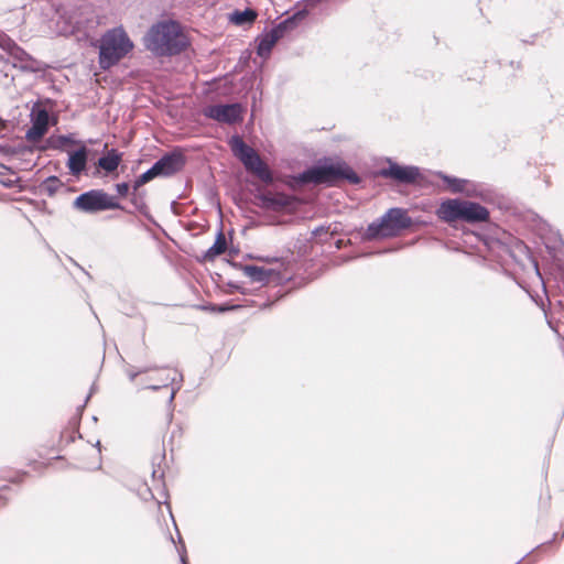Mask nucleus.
I'll return each mask as SVG.
<instances>
[{
	"mask_svg": "<svg viewBox=\"0 0 564 564\" xmlns=\"http://www.w3.org/2000/svg\"><path fill=\"white\" fill-rule=\"evenodd\" d=\"M188 44L181 25L174 21L153 25L144 37L145 47L156 56L178 54Z\"/></svg>",
	"mask_w": 564,
	"mask_h": 564,
	"instance_id": "obj_1",
	"label": "nucleus"
},
{
	"mask_svg": "<svg viewBox=\"0 0 564 564\" xmlns=\"http://www.w3.org/2000/svg\"><path fill=\"white\" fill-rule=\"evenodd\" d=\"M133 44L122 28L108 31L100 40L99 65L102 69H109L123 58Z\"/></svg>",
	"mask_w": 564,
	"mask_h": 564,
	"instance_id": "obj_2",
	"label": "nucleus"
},
{
	"mask_svg": "<svg viewBox=\"0 0 564 564\" xmlns=\"http://www.w3.org/2000/svg\"><path fill=\"white\" fill-rule=\"evenodd\" d=\"M441 219L453 223L464 220L466 223H481L489 218V212L484 206L462 199H447L437 209Z\"/></svg>",
	"mask_w": 564,
	"mask_h": 564,
	"instance_id": "obj_3",
	"label": "nucleus"
},
{
	"mask_svg": "<svg viewBox=\"0 0 564 564\" xmlns=\"http://www.w3.org/2000/svg\"><path fill=\"white\" fill-rule=\"evenodd\" d=\"M303 181L316 184L334 183L337 180L345 178L351 183H358L357 174L344 162L336 161L325 163L305 171L302 175Z\"/></svg>",
	"mask_w": 564,
	"mask_h": 564,
	"instance_id": "obj_4",
	"label": "nucleus"
},
{
	"mask_svg": "<svg viewBox=\"0 0 564 564\" xmlns=\"http://www.w3.org/2000/svg\"><path fill=\"white\" fill-rule=\"evenodd\" d=\"M229 144L235 156L242 162L248 171L265 183L272 181V174L268 165L251 147L243 142L239 135H234L230 139Z\"/></svg>",
	"mask_w": 564,
	"mask_h": 564,
	"instance_id": "obj_5",
	"label": "nucleus"
},
{
	"mask_svg": "<svg viewBox=\"0 0 564 564\" xmlns=\"http://www.w3.org/2000/svg\"><path fill=\"white\" fill-rule=\"evenodd\" d=\"M411 220L406 213L400 208H391L378 224L369 225L367 229L368 238L392 237L402 229L408 228Z\"/></svg>",
	"mask_w": 564,
	"mask_h": 564,
	"instance_id": "obj_6",
	"label": "nucleus"
},
{
	"mask_svg": "<svg viewBox=\"0 0 564 564\" xmlns=\"http://www.w3.org/2000/svg\"><path fill=\"white\" fill-rule=\"evenodd\" d=\"M74 206L86 213H96L120 207L118 200L101 191H90L80 194L74 202Z\"/></svg>",
	"mask_w": 564,
	"mask_h": 564,
	"instance_id": "obj_7",
	"label": "nucleus"
},
{
	"mask_svg": "<svg viewBox=\"0 0 564 564\" xmlns=\"http://www.w3.org/2000/svg\"><path fill=\"white\" fill-rule=\"evenodd\" d=\"M299 14L293 15L291 19H288L281 23H279L276 26H274L270 32L261 35L259 37L258 48L257 53L259 56L267 58L269 57L273 46L276 44V42L283 37L284 33L293 28L295 24V20L297 19Z\"/></svg>",
	"mask_w": 564,
	"mask_h": 564,
	"instance_id": "obj_8",
	"label": "nucleus"
},
{
	"mask_svg": "<svg viewBox=\"0 0 564 564\" xmlns=\"http://www.w3.org/2000/svg\"><path fill=\"white\" fill-rule=\"evenodd\" d=\"M242 107L239 104L212 105L204 108L205 117L221 123L232 124L242 120Z\"/></svg>",
	"mask_w": 564,
	"mask_h": 564,
	"instance_id": "obj_9",
	"label": "nucleus"
},
{
	"mask_svg": "<svg viewBox=\"0 0 564 564\" xmlns=\"http://www.w3.org/2000/svg\"><path fill=\"white\" fill-rule=\"evenodd\" d=\"M31 128L26 131V139L31 142L40 141L48 130L50 113L46 109L35 105L31 110Z\"/></svg>",
	"mask_w": 564,
	"mask_h": 564,
	"instance_id": "obj_10",
	"label": "nucleus"
},
{
	"mask_svg": "<svg viewBox=\"0 0 564 564\" xmlns=\"http://www.w3.org/2000/svg\"><path fill=\"white\" fill-rule=\"evenodd\" d=\"M13 58V65L20 67L23 70L40 72L43 69V65L40 61L33 58L23 48L18 46L13 41L6 51Z\"/></svg>",
	"mask_w": 564,
	"mask_h": 564,
	"instance_id": "obj_11",
	"label": "nucleus"
},
{
	"mask_svg": "<svg viewBox=\"0 0 564 564\" xmlns=\"http://www.w3.org/2000/svg\"><path fill=\"white\" fill-rule=\"evenodd\" d=\"M184 165L181 154H167L156 161L153 166L159 176H170L178 172Z\"/></svg>",
	"mask_w": 564,
	"mask_h": 564,
	"instance_id": "obj_12",
	"label": "nucleus"
},
{
	"mask_svg": "<svg viewBox=\"0 0 564 564\" xmlns=\"http://www.w3.org/2000/svg\"><path fill=\"white\" fill-rule=\"evenodd\" d=\"M382 175L389 176L402 183H414L420 176V171L414 166L390 164L387 170L382 171Z\"/></svg>",
	"mask_w": 564,
	"mask_h": 564,
	"instance_id": "obj_13",
	"label": "nucleus"
},
{
	"mask_svg": "<svg viewBox=\"0 0 564 564\" xmlns=\"http://www.w3.org/2000/svg\"><path fill=\"white\" fill-rule=\"evenodd\" d=\"M87 163V151L86 148H82L75 152H72L68 158L67 167L72 175H79L86 167Z\"/></svg>",
	"mask_w": 564,
	"mask_h": 564,
	"instance_id": "obj_14",
	"label": "nucleus"
},
{
	"mask_svg": "<svg viewBox=\"0 0 564 564\" xmlns=\"http://www.w3.org/2000/svg\"><path fill=\"white\" fill-rule=\"evenodd\" d=\"M121 161L122 154L111 149L106 155L98 160V165L107 173H111L118 169Z\"/></svg>",
	"mask_w": 564,
	"mask_h": 564,
	"instance_id": "obj_15",
	"label": "nucleus"
},
{
	"mask_svg": "<svg viewBox=\"0 0 564 564\" xmlns=\"http://www.w3.org/2000/svg\"><path fill=\"white\" fill-rule=\"evenodd\" d=\"M176 375H177L176 371L173 370V369H170V368L161 369L159 371V376H160V379H161L162 383L161 384H155V386H150L149 388H151L153 390H158L161 387H166L169 384V382L174 384L175 379H176Z\"/></svg>",
	"mask_w": 564,
	"mask_h": 564,
	"instance_id": "obj_16",
	"label": "nucleus"
},
{
	"mask_svg": "<svg viewBox=\"0 0 564 564\" xmlns=\"http://www.w3.org/2000/svg\"><path fill=\"white\" fill-rule=\"evenodd\" d=\"M440 176L443 178V181L447 184L448 188L453 193H460L465 191L466 187V181L462 178L456 177H449L443 174H440Z\"/></svg>",
	"mask_w": 564,
	"mask_h": 564,
	"instance_id": "obj_17",
	"label": "nucleus"
},
{
	"mask_svg": "<svg viewBox=\"0 0 564 564\" xmlns=\"http://www.w3.org/2000/svg\"><path fill=\"white\" fill-rule=\"evenodd\" d=\"M227 242L223 232H219L214 245L208 249L207 254L215 257L226 251Z\"/></svg>",
	"mask_w": 564,
	"mask_h": 564,
	"instance_id": "obj_18",
	"label": "nucleus"
},
{
	"mask_svg": "<svg viewBox=\"0 0 564 564\" xmlns=\"http://www.w3.org/2000/svg\"><path fill=\"white\" fill-rule=\"evenodd\" d=\"M159 176L154 166L149 169L147 172L141 174L134 182V188H139L140 186L144 185L145 183L150 182L154 177Z\"/></svg>",
	"mask_w": 564,
	"mask_h": 564,
	"instance_id": "obj_19",
	"label": "nucleus"
},
{
	"mask_svg": "<svg viewBox=\"0 0 564 564\" xmlns=\"http://www.w3.org/2000/svg\"><path fill=\"white\" fill-rule=\"evenodd\" d=\"M159 176L154 166L149 169L147 172L141 174L134 182V188H139L140 186L144 185L145 183L150 182L154 177Z\"/></svg>",
	"mask_w": 564,
	"mask_h": 564,
	"instance_id": "obj_20",
	"label": "nucleus"
},
{
	"mask_svg": "<svg viewBox=\"0 0 564 564\" xmlns=\"http://www.w3.org/2000/svg\"><path fill=\"white\" fill-rule=\"evenodd\" d=\"M257 18V13L253 10L247 9L243 12H237L235 14V22L242 24L246 22H253Z\"/></svg>",
	"mask_w": 564,
	"mask_h": 564,
	"instance_id": "obj_21",
	"label": "nucleus"
},
{
	"mask_svg": "<svg viewBox=\"0 0 564 564\" xmlns=\"http://www.w3.org/2000/svg\"><path fill=\"white\" fill-rule=\"evenodd\" d=\"M247 270V273L249 274V276L252 278V280L254 281H264L267 280V271L262 268H258V267H247L246 268Z\"/></svg>",
	"mask_w": 564,
	"mask_h": 564,
	"instance_id": "obj_22",
	"label": "nucleus"
},
{
	"mask_svg": "<svg viewBox=\"0 0 564 564\" xmlns=\"http://www.w3.org/2000/svg\"><path fill=\"white\" fill-rule=\"evenodd\" d=\"M51 142L53 143L54 148H62L66 144H69L72 139L68 135H58L56 138H51Z\"/></svg>",
	"mask_w": 564,
	"mask_h": 564,
	"instance_id": "obj_23",
	"label": "nucleus"
},
{
	"mask_svg": "<svg viewBox=\"0 0 564 564\" xmlns=\"http://www.w3.org/2000/svg\"><path fill=\"white\" fill-rule=\"evenodd\" d=\"M13 41L2 31H0V47L7 51Z\"/></svg>",
	"mask_w": 564,
	"mask_h": 564,
	"instance_id": "obj_24",
	"label": "nucleus"
},
{
	"mask_svg": "<svg viewBox=\"0 0 564 564\" xmlns=\"http://www.w3.org/2000/svg\"><path fill=\"white\" fill-rule=\"evenodd\" d=\"M129 188H130V186L128 183H119L116 185V189H117L118 194L122 197L128 195Z\"/></svg>",
	"mask_w": 564,
	"mask_h": 564,
	"instance_id": "obj_25",
	"label": "nucleus"
},
{
	"mask_svg": "<svg viewBox=\"0 0 564 564\" xmlns=\"http://www.w3.org/2000/svg\"><path fill=\"white\" fill-rule=\"evenodd\" d=\"M174 395H175V389L173 388L172 393H171V400H173Z\"/></svg>",
	"mask_w": 564,
	"mask_h": 564,
	"instance_id": "obj_26",
	"label": "nucleus"
},
{
	"mask_svg": "<svg viewBox=\"0 0 564 564\" xmlns=\"http://www.w3.org/2000/svg\"><path fill=\"white\" fill-rule=\"evenodd\" d=\"M226 310H227V308H225V307H218V308H217V311H218V312H224V311H226Z\"/></svg>",
	"mask_w": 564,
	"mask_h": 564,
	"instance_id": "obj_27",
	"label": "nucleus"
},
{
	"mask_svg": "<svg viewBox=\"0 0 564 564\" xmlns=\"http://www.w3.org/2000/svg\"><path fill=\"white\" fill-rule=\"evenodd\" d=\"M182 561H183V563H184V564H186V562H185V560H184V558H182Z\"/></svg>",
	"mask_w": 564,
	"mask_h": 564,
	"instance_id": "obj_28",
	"label": "nucleus"
}]
</instances>
